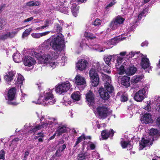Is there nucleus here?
<instances>
[{
    "instance_id": "09e8293b",
    "label": "nucleus",
    "mask_w": 160,
    "mask_h": 160,
    "mask_svg": "<svg viewBox=\"0 0 160 160\" xmlns=\"http://www.w3.org/2000/svg\"><path fill=\"white\" fill-rule=\"evenodd\" d=\"M117 41H106V43L109 46V47L110 48L112 47V46H111V45H115L117 43H118V42H117Z\"/></svg>"
},
{
    "instance_id": "0eeeda50",
    "label": "nucleus",
    "mask_w": 160,
    "mask_h": 160,
    "mask_svg": "<svg viewBox=\"0 0 160 160\" xmlns=\"http://www.w3.org/2000/svg\"><path fill=\"white\" fill-rule=\"evenodd\" d=\"M64 41H51L50 45L54 50L58 52L62 51L65 47Z\"/></svg>"
},
{
    "instance_id": "f3484780",
    "label": "nucleus",
    "mask_w": 160,
    "mask_h": 160,
    "mask_svg": "<svg viewBox=\"0 0 160 160\" xmlns=\"http://www.w3.org/2000/svg\"><path fill=\"white\" fill-rule=\"evenodd\" d=\"M88 64V63L86 60L81 59L77 63L76 67L78 69L82 71L86 69Z\"/></svg>"
},
{
    "instance_id": "5fc2aeb1",
    "label": "nucleus",
    "mask_w": 160,
    "mask_h": 160,
    "mask_svg": "<svg viewBox=\"0 0 160 160\" xmlns=\"http://www.w3.org/2000/svg\"><path fill=\"white\" fill-rule=\"evenodd\" d=\"M102 21L100 19L98 18H97L93 22V25L94 26H98L101 24Z\"/></svg>"
},
{
    "instance_id": "a19ab883",
    "label": "nucleus",
    "mask_w": 160,
    "mask_h": 160,
    "mask_svg": "<svg viewBox=\"0 0 160 160\" xmlns=\"http://www.w3.org/2000/svg\"><path fill=\"white\" fill-rule=\"evenodd\" d=\"M9 38H12L11 37L10 32H7L4 33L0 37V39H6Z\"/></svg>"
},
{
    "instance_id": "2eb2a0df",
    "label": "nucleus",
    "mask_w": 160,
    "mask_h": 160,
    "mask_svg": "<svg viewBox=\"0 0 160 160\" xmlns=\"http://www.w3.org/2000/svg\"><path fill=\"white\" fill-rule=\"evenodd\" d=\"M57 124L58 126L57 127V130L56 132L57 134V136H59L66 132L67 126L63 125L62 123H58Z\"/></svg>"
},
{
    "instance_id": "c85d7f7f",
    "label": "nucleus",
    "mask_w": 160,
    "mask_h": 160,
    "mask_svg": "<svg viewBox=\"0 0 160 160\" xmlns=\"http://www.w3.org/2000/svg\"><path fill=\"white\" fill-rule=\"evenodd\" d=\"M12 57L14 61L16 62L19 63L22 60V56L19 52H17L14 53Z\"/></svg>"
},
{
    "instance_id": "20e7f679",
    "label": "nucleus",
    "mask_w": 160,
    "mask_h": 160,
    "mask_svg": "<svg viewBox=\"0 0 160 160\" xmlns=\"http://www.w3.org/2000/svg\"><path fill=\"white\" fill-rule=\"evenodd\" d=\"M103 80L104 81V87L105 90L109 93L112 92L114 90V88L111 84V77L108 75L104 74L102 76Z\"/></svg>"
},
{
    "instance_id": "e433bc0d",
    "label": "nucleus",
    "mask_w": 160,
    "mask_h": 160,
    "mask_svg": "<svg viewBox=\"0 0 160 160\" xmlns=\"http://www.w3.org/2000/svg\"><path fill=\"white\" fill-rule=\"evenodd\" d=\"M116 66L117 69L118 73L119 75H122L125 73H126V70H125L123 66L122 65L120 67H117V64L116 65Z\"/></svg>"
},
{
    "instance_id": "4be33fe9",
    "label": "nucleus",
    "mask_w": 160,
    "mask_h": 160,
    "mask_svg": "<svg viewBox=\"0 0 160 160\" xmlns=\"http://www.w3.org/2000/svg\"><path fill=\"white\" fill-rule=\"evenodd\" d=\"M33 54L39 60L41 61L45 62H47L48 59V58L49 57V56H46L47 55H44L43 56L36 52H35Z\"/></svg>"
},
{
    "instance_id": "680f3d73",
    "label": "nucleus",
    "mask_w": 160,
    "mask_h": 160,
    "mask_svg": "<svg viewBox=\"0 0 160 160\" xmlns=\"http://www.w3.org/2000/svg\"><path fill=\"white\" fill-rule=\"evenodd\" d=\"M88 145L90 147V148L92 150H93L95 148V145L91 142H89Z\"/></svg>"
},
{
    "instance_id": "c756f323",
    "label": "nucleus",
    "mask_w": 160,
    "mask_h": 160,
    "mask_svg": "<svg viewBox=\"0 0 160 160\" xmlns=\"http://www.w3.org/2000/svg\"><path fill=\"white\" fill-rule=\"evenodd\" d=\"M49 32H46L41 33H33L31 34L32 36L36 39H38L40 37L48 34Z\"/></svg>"
},
{
    "instance_id": "5701e85b",
    "label": "nucleus",
    "mask_w": 160,
    "mask_h": 160,
    "mask_svg": "<svg viewBox=\"0 0 160 160\" xmlns=\"http://www.w3.org/2000/svg\"><path fill=\"white\" fill-rule=\"evenodd\" d=\"M129 80V77L124 76L121 78V83L126 88H128L130 86Z\"/></svg>"
},
{
    "instance_id": "79ce46f5",
    "label": "nucleus",
    "mask_w": 160,
    "mask_h": 160,
    "mask_svg": "<svg viewBox=\"0 0 160 160\" xmlns=\"http://www.w3.org/2000/svg\"><path fill=\"white\" fill-rule=\"evenodd\" d=\"M32 30V28H29L26 29L22 33V38L24 39L25 37L28 36Z\"/></svg>"
},
{
    "instance_id": "f257e3e1",
    "label": "nucleus",
    "mask_w": 160,
    "mask_h": 160,
    "mask_svg": "<svg viewBox=\"0 0 160 160\" xmlns=\"http://www.w3.org/2000/svg\"><path fill=\"white\" fill-rule=\"evenodd\" d=\"M56 100L54 99L53 95L50 92H47L44 95V98L40 96L36 104H40L44 106L52 105L55 103Z\"/></svg>"
},
{
    "instance_id": "393cba45",
    "label": "nucleus",
    "mask_w": 160,
    "mask_h": 160,
    "mask_svg": "<svg viewBox=\"0 0 160 160\" xmlns=\"http://www.w3.org/2000/svg\"><path fill=\"white\" fill-rule=\"evenodd\" d=\"M46 56H49V58L48 59L47 62H43L44 63L49 64L50 67L53 68L58 66V63L55 60L52 59V58H50L51 56L50 55H47Z\"/></svg>"
},
{
    "instance_id": "a18cd8bd",
    "label": "nucleus",
    "mask_w": 160,
    "mask_h": 160,
    "mask_svg": "<svg viewBox=\"0 0 160 160\" xmlns=\"http://www.w3.org/2000/svg\"><path fill=\"white\" fill-rule=\"evenodd\" d=\"M121 143L122 147L123 148H126L127 146H130V147H132L130 145V142L122 141Z\"/></svg>"
},
{
    "instance_id": "dca6fc26",
    "label": "nucleus",
    "mask_w": 160,
    "mask_h": 160,
    "mask_svg": "<svg viewBox=\"0 0 160 160\" xmlns=\"http://www.w3.org/2000/svg\"><path fill=\"white\" fill-rule=\"evenodd\" d=\"M23 61L24 65L28 66H32L36 63L35 60L30 56L25 57Z\"/></svg>"
},
{
    "instance_id": "69168bd1",
    "label": "nucleus",
    "mask_w": 160,
    "mask_h": 160,
    "mask_svg": "<svg viewBox=\"0 0 160 160\" xmlns=\"http://www.w3.org/2000/svg\"><path fill=\"white\" fill-rule=\"evenodd\" d=\"M92 26H93L92 25H91L90 24H87L86 25V27L87 28V29L88 30H89L92 31H95V30L94 29H93L92 28Z\"/></svg>"
},
{
    "instance_id": "473e14b6",
    "label": "nucleus",
    "mask_w": 160,
    "mask_h": 160,
    "mask_svg": "<svg viewBox=\"0 0 160 160\" xmlns=\"http://www.w3.org/2000/svg\"><path fill=\"white\" fill-rule=\"evenodd\" d=\"M84 37L87 39H92L96 38V36L94 34L87 31L85 32Z\"/></svg>"
},
{
    "instance_id": "9b49d317",
    "label": "nucleus",
    "mask_w": 160,
    "mask_h": 160,
    "mask_svg": "<svg viewBox=\"0 0 160 160\" xmlns=\"http://www.w3.org/2000/svg\"><path fill=\"white\" fill-rule=\"evenodd\" d=\"M152 141H153L152 137V139L148 137L142 138V140L139 142L140 149H142L145 147L152 145Z\"/></svg>"
},
{
    "instance_id": "412c9836",
    "label": "nucleus",
    "mask_w": 160,
    "mask_h": 160,
    "mask_svg": "<svg viewBox=\"0 0 160 160\" xmlns=\"http://www.w3.org/2000/svg\"><path fill=\"white\" fill-rule=\"evenodd\" d=\"M16 93V90L15 88H12L9 90L7 94L8 99L12 100L15 98Z\"/></svg>"
},
{
    "instance_id": "de8ad7c7",
    "label": "nucleus",
    "mask_w": 160,
    "mask_h": 160,
    "mask_svg": "<svg viewBox=\"0 0 160 160\" xmlns=\"http://www.w3.org/2000/svg\"><path fill=\"white\" fill-rule=\"evenodd\" d=\"M112 58V56H105L104 58V60L107 65H109L111 59Z\"/></svg>"
},
{
    "instance_id": "49530a36",
    "label": "nucleus",
    "mask_w": 160,
    "mask_h": 160,
    "mask_svg": "<svg viewBox=\"0 0 160 160\" xmlns=\"http://www.w3.org/2000/svg\"><path fill=\"white\" fill-rule=\"evenodd\" d=\"M86 139L85 137L83 135L79 137L76 141L74 147L76 146L78 143L82 142L83 139L85 140Z\"/></svg>"
},
{
    "instance_id": "a211bd4d",
    "label": "nucleus",
    "mask_w": 160,
    "mask_h": 160,
    "mask_svg": "<svg viewBox=\"0 0 160 160\" xmlns=\"http://www.w3.org/2000/svg\"><path fill=\"white\" fill-rule=\"evenodd\" d=\"M114 133V131L112 129L110 131L105 130L102 131L101 135L103 139H106L109 137H112Z\"/></svg>"
},
{
    "instance_id": "cd10ccee",
    "label": "nucleus",
    "mask_w": 160,
    "mask_h": 160,
    "mask_svg": "<svg viewBox=\"0 0 160 160\" xmlns=\"http://www.w3.org/2000/svg\"><path fill=\"white\" fill-rule=\"evenodd\" d=\"M79 7L77 6L75 3L72 4L71 10L73 16L76 17L78 12Z\"/></svg>"
},
{
    "instance_id": "423d86ee",
    "label": "nucleus",
    "mask_w": 160,
    "mask_h": 160,
    "mask_svg": "<svg viewBox=\"0 0 160 160\" xmlns=\"http://www.w3.org/2000/svg\"><path fill=\"white\" fill-rule=\"evenodd\" d=\"M95 113L98 116L101 118H106L108 114L107 108L103 106L98 107L94 110Z\"/></svg>"
},
{
    "instance_id": "2f4dec72",
    "label": "nucleus",
    "mask_w": 160,
    "mask_h": 160,
    "mask_svg": "<svg viewBox=\"0 0 160 160\" xmlns=\"http://www.w3.org/2000/svg\"><path fill=\"white\" fill-rule=\"evenodd\" d=\"M143 78L144 76L143 75L134 76L132 79V82L134 83H136L141 81Z\"/></svg>"
},
{
    "instance_id": "6ab92c4d",
    "label": "nucleus",
    "mask_w": 160,
    "mask_h": 160,
    "mask_svg": "<svg viewBox=\"0 0 160 160\" xmlns=\"http://www.w3.org/2000/svg\"><path fill=\"white\" fill-rule=\"evenodd\" d=\"M98 92L100 97L103 99L107 100L109 98V93L103 88H100Z\"/></svg>"
},
{
    "instance_id": "39448f33",
    "label": "nucleus",
    "mask_w": 160,
    "mask_h": 160,
    "mask_svg": "<svg viewBox=\"0 0 160 160\" xmlns=\"http://www.w3.org/2000/svg\"><path fill=\"white\" fill-rule=\"evenodd\" d=\"M125 20V19L122 17L118 16L114 18L110 22L109 27L112 30L117 29L122 24Z\"/></svg>"
},
{
    "instance_id": "aec40b11",
    "label": "nucleus",
    "mask_w": 160,
    "mask_h": 160,
    "mask_svg": "<svg viewBox=\"0 0 160 160\" xmlns=\"http://www.w3.org/2000/svg\"><path fill=\"white\" fill-rule=\"evenodd\" d=\"M159 136V133L157 129L152 128L150 130L148 137H149L151 139L152 137L153 141L154 139H156V138Z\"/></svg>"
},
{
    "instance_id": "4468645a",
    "label": "nucleus",
    "mask_w": 160,
    "mask_h": 160,
    "mask_svg": "<svg viewBox=\"0 0 160 160\" xmlns=\"http://www.w3.org/2000/svg\"><path fill=\"white\" fill-rule=\"evenodd\" d=\"M152 116L151 114L149 113H146L144 114L141 117V120L142 122L146 124L150 123L152 122Z\"/></svg>"
},
{
    "instance_id": "b1692460",
    "label": "nucleus",
    "mask_w": 160,
    "mask_h": 160,
    "mask_svg": "<svg viewBox=\"0 0 160 160\" xmlns=\"http://www.w3.org/2000/svg\"><path fill=\"white\" fill-rule=\"evenodd\" d=\"M16 74V72L14 71H10L4 76V78L6 82H11L13 78Z\"/></svg>"
},
{
    "instance_id": "1a4fd4ad",
    "label": "nucleus",
    "mask_w": 160,
    "mask_h": 160,
    "mask_svg": "<svg viewBox=\"0 0 160 160\" xmlns=\"http://www.w3.org/2000/svg\"><path fill=\"white\" fill-rule=\"evenodd\" d=\"M89 76L92 80V85L94 87L97 86L99 82V78L98 75L96 72L95 69L92 68L89 73Z\"/></svg>"
},
{
    "instance_id": "bf43d9fd",
    "label": "nucleus",
    "mask_w": 160,
    "mask_h": 160,
    "mask_svg": "<svg viewBox=\"0 0 160 160\" xmlns=\"http://www.w3.org/2000/svg\"><path fill=\"white\" fill-rule=\"evenodd\" d=\"M53 22L51 20H46L45 22V26L46 27H48L49 25L52 24Z\"/></svg>"
},
{
    "instance_id": "338daca9",
    "label": "nucleus",
    "mask_w": 160,
    "mask_h": 160,
    "mask_svg": "<svg viewBox=\"0 0 160 160\" xmlns=\"http://www.w3.org/2000/svg\"><path fill=\"white\" fill-rule=\"evenodd\" d=\"M116 2H114V1H112L106 7V8L107 9H108L110 7H112L115 4Z\"/></svg>"
},
{
    "instance_id": "f704fd0d",
    "label": "nucleus",
    "mask_w": 160,
    "mask_h": 160,
    "mask_svg": "<svg viewBox=\"0 0 160 160\" xmlns=\"http://www.w3.org/2000/svg\"><path fill=\"white\" fill-rule=\"evenodd\" d=\"M24 78L21 75H18L17 80L16 82V84L18 86L20 85L21 87Z\"/></svg>"
},
{
    "instance_id": "e2e57ef3",
    "label": "nucleus",
    "mask_w": 160,
    "mask_h": 160,
    "mask_svg": "<svg viewBox=\"0 0 160 160\" xmlns=\"http://www.w3.org/2000/svg\"><path fill=\"white\" fill-rule=\"evenodd\" d=\"M61 149L60 148H59L58 150H57L56 153V155L57 157H60L62 155V152Z\"/></svg>"
},
{
    "instance_id": "a878e982",
    "label": "nucleus",
    "mask_w": 160,
    "mask_h": 160,
    "mask_svg": "<svg viewBox=\"0 0 160 160\" xmlns=\"http://www.w3.org/2000/svg\"><path fill=\"white\" fill-rule=\"evenodd\" d=\"M75 83L78 85H84L86 83L85 79L79 75H77L75 78Z\"/></svg>"
},
{
    "instance_id": "8fccbe9b",
    "label": "nucleus",
    "mask_w": 160,
    "mask_h": 160,
    "mask_svg": "<svg viewBox=\"0 0 160 160\" xmlns=\"http://www.w3.org/2000/svg\"><path fill=\"white\" fill-rule=\"evenodd\" d=\"M54 28V30L57 32H60L62 29V28L58 23L55 24Z\"/></svg>"
},
{
    "instance_id": "13d9d810",
    "label": "nucleus",
    "mask_w": 160,
    "mask_h": 160,
    "mask_svg": "<svg viewBox=\"0 0 160 160\" xmlns=\"http://www.w3.org/2000/svg\"><path fill=\"white\" fill-rule=\"evenodd\" d=\"M144 109L148 112H150L152 110L149 103H148L147 105L144 107Z\"/></svg>"
},
{
    "instance_id": "c03bdc74",
    "label": "nucleus",
    "mask_w": 160,
    "mask_h": 160,
    "mask_svg": "<svg viewBox=\"0 0 160 160\" xmlns=\"http://www.w3.org/2000/svg\"><path fill=\"white\" fill-rule=\"evenodd\" d=\"M28 26V25H27L26 26H24V27H21V28H17V29H15L12 32H10L11 37V38H12V37H14V35L16 34H17V32L18 31H19L20 30H21V29H23L25 27H27V26Z\"/></svg>"
},
{
    "instance_id": "58836bf2",
    "label": "nucleus",
    "mask_w": 160,
    "mask_h": 160,
    "mask_svg": "<svg viewBox=\"0 0 160 160\" xmlns=\"http://www.w3.org/2000/svg\"><path fill=\"white\" fill-rule=\"evenodd\" d=\"M40 3L38 1H30L27 3L26 5L28 6H36L40 5Z\"/></svg>"
},
{
    "instance_id": "4d7b16f0",
    "label": "nucleus",
    "mask_w": 160,
    "mask_h": 160,
    "mask_svg": "<svg viewBox=\"0 0 160 160\" xmlns=\"http://www.w3.org/2000/svg\"><path fill=\"white\" fill-rule=\"evenodd\" d=\"M68 8L67 7H62L60 8V10L61 12L64 13H67L68 12Z\"/></svg>"
},
{
    "instance_id": "37998d69",
    "label": "nucleus",
    "mask_w": 160,
    "mask_h": 160,
    "mask_svg": "<svg viewBox=\"0 0 160 160\" xmlns=\"http://www.w3.org/2000/svg\"><path fill=\"white\" fill-rule=\"evenodd\" d=\"M57 51H56L52 52L51 53V54L52 55V56L50 55V56H51L50 58H52V59L55 60L58 58L60 53L57 52ZM49 55H50V54Z\"/></svg>"
},
{
    "instance_id": "6e6552de",
    "label": "nucleus",
    "mask_w": 160,
    "mask_h": 160,
    "mask_svg": "<svg viewBox=\"0 0 160 160\" xmlns=\"http://www.w3.org/2000/svg\"><path fill=\"white\" fill-rule=\"evenodd\" d=\"M70 88V83L66 82L61 84L58 85L56 87V91L59 94H63L67 92Z\"/></svg>"
},
{
    "instance_id": "bb28decb",
    "label": "nucleus",
    "mask_w": 160,
    "mask_h": 160,
    "mask_svg": "<svg viewBox=\"0 0 160 160\" xmlns=\"http://www.w3.org/2000/svg\"><path fill=\"white\" fill-rule=\"evenodd\" d=\"M137 69L133 65H131L126 70V74L128 75L134 74L136 71Z\"/></svg>"
},
{
    "instance_id": "3c124183",
    "label": "nucleus",
    "mask_w": 160,
    "mask_h": 160,
    "mask_svg": "<svg viewBox=\"0 0 160 160\" xmlns=\"http://www.w3.org/2000/svg\"><path fill=\"white\" fill-rule=\"evenodd\" d=\"M5 152L3 150L0 151V160H4L5 159Z\"/></svg>"
},
{
    "instance_id": "0e129e2a",
    "label": "nucleus",
    "mask_w": 160,
    "mask_h": 160,
    "mask_svg": "<svg viewBox=\"0 0 160 160\" xmlns=\"http://www.w3.org/2000/svg\"><path fill=\"white\" fill-rule=\"evenodd\" d=\"M92 157L93 158H95L97 159L98 158L100 157L98 153L95 152H93Z\"/></svg>"
},
{
    "instance_id": "f03ea898",
    "label": "nucleus",
    "mask_w": 160,
    "mask_h": 160,
    "mask_svg": "<svg viewBox=\"0 0 160 160\" xmlns=\"http://www.w3.org/2000/svg\"><path fill=\"white\" fill-rule=\"evenodd\" d=\"M48 118L50 120V121H47L45 119H44L43 122H42L41 124H38L35 126V128H32L31 130L29 131V132H35L37 130L42 129L44 128H46L48 125H56L58 123L57 122V118Z\"/></svg>"
},
{
    "instance_id": "052dcab7",
    "label": "nucleus",
    "mask_w": 160,
    "mask_h": 160,
    "mask_svg": "<svg viewBox=\"0 0 160 160\" xmlns=\"http://www.w3.org/2000/svg\"><path fill=\"white\" fill-rule=\"evenodd\" d=\"M96 65L97 66L96 68L95 67H94V68L93 67L92 68L95 69V71H96V72L97 73V71L98 72L99 71H100V70L101 69V68L100 66V65H99V63H97L96 64Z\"/></svg>"
},
{
    "instance_id": "774afa93",
    "label": "nucleus",
    "mask_w": 160,
    "mask_h": 160,
    "mask_svg": "<svg viewBox=\"0 0 160 160\" xmlns=\"http://www.w3.org/2000/svg\"><path fill=\"white\" fill-rule=\"evenodd\" d=\"M156 122L157 125L160 128V116L157 118Z\"/></svg>"
},
{
    "instance_id": "7ed1b4c3",
    "label": "nucleus",
    "mask_w": 160,
    "mask_h": 160,
    "mask_svg": "<svg viewBox=\"0 0 160 160\" xmlns=\"http://www.w3.org/2000/svg\"><path fill=\"white\" fill-rule=\"evenodd\" d=\"M148 91V87L145 86L142 89L139 90L137 92L134 96V99L137 101L140 102L146 97Z\"/></svg>"
},
{
    "instance_id": "f8f14e48",
    "label": "nucleus",
    "mask_w": 160,
    "mask_h": 160,
    "mask_svg": "<svg viewBox=\"0 0 160 160\" xmlns=\"http://www.w3.org/2000/svg\"><path fill=\"white\" fill-rule=\"evenodd\" d=\"M148 9L145 8L139 14V15H138V18L137 17L135 18L134 19L135 21V22L133 23L134 25L131 26L129 30H130L131 31H133L132 29L135 28L136 27L137 25L136 24L138 22V21H139V20H140L143 17H144L146 16V14L148 13Z\"/></svg>"
},
{
    "instance_id": "603ef678",
    "label": "nucleus",
    "mask_w": 160,
    "mask_h": 160,
    "mask_svg": "<svg viewBox=\"0 0 160 160\" xmlns=\"http://www.w3.org/2000/svg\"><path fill=\"white\" fill-rule=\"evenodd\" d=\"M155 102L157 106L160 108V97H156L155 98Z\"/></svg>"
},
{
    "instance_id": "ddd939ff",
    "label": "nucleus",
    "mask_w": 160,
    "mask_h": 160,
    "mask_svg": "<svg viewBox=\"0 0 160 160\" xmlns=\"http://www.w3.org/2000/svg\"><path fill=\"white\" fill-rule=\"evenodd\" d=\"M87 102L89 106H92L94 104V95L93 93L90 91L86 95Z\"/></svg>"
},
{
    "instance_id": "ea45409f",
    "label": "nucleus",
    "mask_w": 160,
    "mask_h": 160,
    "mask_svg": "<svg viewBox=\"0 0 160 160\" xmlns=\"http://www.w3.org/2000/svg\"><path fill=\"white\" fill-rule=\"evenodd\" d=\"M139 55L138 52L135 53L134 52H131L129 53L127 55L129 58H132V57H135L134 58H138L139 59Z\"/></svg>"
},
{
    "instance_id": "4c0bfd02",
    "label": "nucleus",
    "mask_w": 160,
    "mask_h": 160,
    "mask_svg": "<svg viewBox=\"0 0 160 160\" xmlns=\"http://www.w3.org/2000/svg\"><path fill=\"white\" fill-rule=\"evenodd\" d=\"M125 34L121 35L115 37L111 39L110 40H123V39H130L129 37H125Z\"/></svg>"
},
{
    "instance_id": "9d476101",
    "label": "nucleus",
    "mask_w": 160,
    "mask_h": 160,
    "mask_svg": "<svg viewBox=\"0 0 160 160\" xmlns=\"http://www.w3.org/2000/svg\"><path fill=\"white\" fill-rule=\"evenodd\" d=\"M139 57L142 58V61L141 65L142 67L144 69H148V72H149L151 70V67L150 66V63L148 58H146L147 56L143 55L142 54H140Z\"/></svg>"
},
{
    "instance_id": "c9c22d12",
    "label": "nucleus",
    "mask_w": 160,
    "mask_h": 160,
    "mask_svg": "<svg viewBox=\"0 0 160 160\" xmlns=\"http://www.w3.org/2000/svg\"><path fill=\"white\" fill-rule=\"evenodd\" d=\"M89 156V154L87 153L80 152L78 155V160H83Z\"/></svg>"
},
{
    "instance_id": "7c9ffc66",
    "label": "nucleus",
    "mask_w": 160,
    "mask_h": 160,
    "mask_svg": "<svg viewBox=\"0 0 160 160\" xmlns=\"http://www.w3.org/2000/svg\"><path fill=\"white\" fill-rule=\"evenodd\" d=\"M50 39H48L47 40H64V37L62 34L60 33L56 36L55 35L52 36Z\"/></svg>"
},
{
    "instance_id": "864d4df0",
    "label": "nucleus",
    "mask_w": 160,
    "mask_h": 160,
    "mask_svg": "<svg viewBox=\"0 0 160 160\" xmlns=\"http://www.w3.org/2000/svg\"><path fill=\"white\" fill-rule=\"evenodd\" d=\"M6 24V22L3 18H0V30L2 29Z\"/></svg>"
},
{
    "instance_id": "6e6d98bb",
    "label": "nucleus",
    "mask_w": 160,
    "mask_h": 160,
    "mask_svg": "<svg viewBox=\"0 0 160 160\" xmlns=\"http://www.w3.org/2000/svg\"><path fill=\"white\" fill-rule=\"evenodd\" d=\"M121 100L122 102H125L128 100V97L126 94L122 95L121 97Z\"/></svg>"
},
{
    "instance_id": "72a5a7b5",
    "label": "nucleus",
    "mask_w": 160,
    "mask_h": 160,
    "mask_svg": "<svg viewBox=\"0 0 160 160\" xmlns=\"http://www.w3.org/2000/svg\"><path fill=\"white\" fill-rule=\"evenodd\" d=\"M71 97L74 100L78 101L79 100L80 98V92L78 91L73 93Z\"/></svg>"
}]
</instances>
